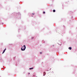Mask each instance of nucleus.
I'll use <instances>...</instances> for the list:
<instances>
[{"mask_svg":"<svg viewBox=\"0 0 77 77\" xmlns=\"http://www.w3.org/2000/svg\"><path fill=\"white\" fill-rule=\"evenodd\" d=\"M26 47L25 45H24L23 47H22L21 48V50L22 51H24V50H25L26 49Z\"/></svg>","mask_w":77,"mask_h":77,"instance_id":"obj_1","label":"nucleus"},{"mask_svg":"<svg viewBox=\"0 0 77 77\" xmlns=\"http://www.w3.org/2000/svg\"><path fill=\"white\" fill-rule=\"evenodd\" d=\"M6 48H5V50H4L3 52L2 53V54H3V53H4L5 52V51H6Z\"/></svg>","mask_w":77,"mask_h":77,"instance_id":"obj_2","label":"nucleus"},{"mask_svg":"<svg viewBox=\"0 0 77 77\" xmlns=\"http://www.w3.org/2000/svg\"><path fill=\"white\" fill-rule=\"evenodd\" d=\"M33 69V68L32 67V68H30L29 69Z\"/></svg>","mask_w":77,"mask_h":77,"instance_id":"obj_3","label":"nucleus"},{"mask_svg":"<svg viewBox=\"0 0 77 77\" xmlns=\"http://www.w3.org/2000/svg\"><path fill=\"white\" fill-rule=\"evenodd\" d=\"M53 12H56V10H53Z\"/></svg>","mask_w":77,"mask_h":77,"instance_id":"obj_4","label":"nucleus"},{"mask_svg":"<svg viewBox=\"0 0 77 77\" xmlns=\"http://www.w3.org/2000/svg\"><path fill=\"white\" fill-rule=\"evenodd\" d=\"M69 49H70V50H71V49H72V48H71V47H69Z\"/></svg>","mask_w":77,"mask_h":77,"instance_id":"obj_5","label":"nucleus"},{"mask_svg":"<svg viewBox=\"0 0 77 77\" xmlns=\"http://www.w3.org/2000/svg\"><path fill=\"white\" fill-rule=\"evenodd\" d=\"M45 11H44L43 12V14H45Z\"/></svg>","mask_w":77,"mask_h":77,"instance_id":"obj_6","label":"nucleus"},{"mask_svg":"<svg viewBox=\"0 0 77 77\" xmlns=\"http://www.w3.org/2000/svg\"><path fill=\"white\" fill-rule=\"evenodd\" d=\"M32 15H35V14H34V13H32Z\"/></svg>","mask_w":77,"mask_h":77,"instance_id":"obj_7","label":"nucleus"},{"mask_svg":"<svg viewBox=\"0 0 77 77\" xmlns=\"http://www.w3.org/2000/svg\"><path fill=\"white\" fill-rule=\"evenodd\" d=\"M31 39H33V37H32L31 38Z\"/></svg>","mask_w":77,"mask_h":77,"instance_id":"obj_8","label":"nucleus"},{"mask_svg":"<svg viewBox=\"0 0 77 77\" xmlns=\"http://www.w3.org/2000/svg\"><path fill=\"white\" fill-rule=\"evenodd\" d=\"M40 54H42V52H40Z\"/></svg>","mask_w":77,"mask_h":77,"instance_id":"obj_9","label":"nucleus"},{"mask_svg":"<svg viewBox=\"0 0 77 77\" xmlns=\"http://www.w3.org/2000/svg\"><path fill=\"white\" fill-rule=\"evenodd\" d=\"M45 76V74H44V75H43V76Z\"/></svg>","mask_w":77,"mask_h":77,"instance_id":"obj_10","label":"nucleus"}]
</instances>
